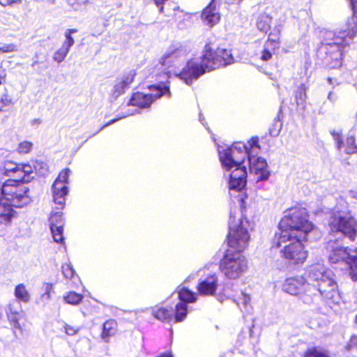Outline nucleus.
<instances>
[{
	"label": "nucleus",
	"mask_w": 357,
	"mask_h": 357,
	"mask_svg": "<svg viewBox=\"0 0 357 357\" xmlns=\"http://www.w3.org/2000/svg\"><path fill=\"white\" fill-rule=\"evenodd\" d=\"M50 229L54 241L57 243H62L64 239L63 236V227L54 225L52 228Z\"/></svg>",
	"instance_id": "c9c22d12"
},
{
	"label": "nucleus",
	"mask_w": 357,
	"mask_h": 357,
	"mask_svg": "<svg viewBox=\"0 0 357 357\" xmlns=\"http://www.w3.org/2000/svg\"><path fill=\"white\" fill-rule=\"evenodd\" d=\"M70 173L69 169L62 170L52 185L54 202L56 204L61 206V208L64 206L66 196L68 192L66 184L68 183Z\"/></svg>",
	"instance_id": "ddd939ff"
},
{
	"label": "nucleus",
	"mask_w": 357,
	"mask_h": 357,
	"mask_svg": "<svg viewBox=\"0 0 357 357\" xmlns=\"http://www.w3.org/2000/svg\"><path fill=\"white\" fill-rule=\"evenodd\" d=\"M1 111H2V107H1V106L0 105V112H1Z\"/></svg>",
	"instance_id": "338daca9"
},
{
	"label": "nucleus",
	"mask_w": 357,
	"mask_h": 357,
	"mask_svg": "<svg viewBox=\"0 0 357 357\" xmlns=\"http://www.w3.org/2000/svg\"><path fill=\"white\" fill-rule=\"evenodd\" d=\"M33 167L28 164H20L18 172V181L20 182H29V175L33 172Z\"/></svg>",
	"instance_id": "c756f323"
},
{
	"label": "nucleus",
	"mask_w": 357,
	"mask_h": 357,
	"mask_svg": "<svg viewBox=\"0 0 357 357\" xmlns=\"http://www.w3.org/2000/svg\"><path fill=\"white\" fill-rule=\"evenodd\" d=\"M356 345H357V336L354 335V336H352L351 337V339L349 340V342L348 344V347L349 348H352V347H354Z\"/></svg>",
	"instance_id": "3c124183"
},
{
	"label": "nucleus",
	"mask_w": 357,
	"mask_h": 357,
	"mask_svg": "<svg viewBox=\"0 0 357 357\" xmlns=\"http://www.w3.org/2000/svg\"><path fill=\"white\" fill-rule=\"evenodd\" d=\"M326 255L332 264L344 261L346 264L349 260L357 257V250L350 249L343 246L342 240L331 238L326 245Z\"/></svg>",
	"instance_id": "f8f14e48"
},
{
	"label": "nucleus",
	"mask_w": 357,
	"mask_h": 357,
	"mask_svg": "<svg viewBox=\"0 0 357 357\" xmlns=\"http://www.w3.org/2000/svg\"><path fill=\"white\" fill-rule=\"evenodd\" d=\"M20 169V164L13 162L11 161H6L3 167H0L1 175L13 177L12 180L18 181V171Z\"/></svg>",
	"instance_id": "4be33fe9"
},
{
	"label": "nucleus",
	"mask_w": 357,
	"mask_h": 357,
	"mask_svg": "<svg viewBox=\"0 0 357 357\" xmlns=\"http://www.w3.org/2000/svg\"><path fill=\"white\" fill-rule=\"evenodd\" d=\"M250 222L247 219H243L238 210L230 212L229 219L228 245L236 250V252L243 251L248 246L250 240L248 229Z\"/></svg>",
	"instance_id": "423d86ee"
},
{
	"label": "nucleus",
	"mask_w": 357,
	"mask_h": 357,
	"mask_svg": "<svg viewBox=\"0 0 357 357\" xmlns=\"http://www.w3.org/2000/svg\"><path fill=\"white\" fill-rule=\"evenodd\" d=\"M233 62L234 58L229 50L218 48L213 50L210 45H206L201 61L198 59L190 60L179 74V77L190 85L206 72L230 65Z\"/></svg>",
	"instance_id": "7ed1b4c3"
},
{
	"label": "nucleus",
	"mask_w": 357,
	"mask_h": 357,
	"mask_svg": "<svg viewBox=\"0 0 357 357\" xmlns=\"http://www.w3.org/2000/svg\"><path fill=\"white\" fill-rule=\"evenodd\" d=\"M199 121L202 123V124H203V125H204V123L202 122V121H203V120H202V119L201 115L199 116Z\"/></svg>",
	"instance_id": "69168bd1"
},
{
	"label": "nucleus",
	"mask_w": 357,
	"mask_h": 357,
	"mask_svg": "<svg viewBox=\"0 0 357 357\" xmlns=\"http://www.w3.org/2000/svg\"><path fill=\"white\" fill-rule=\"evenodd\" d=\"M257 143V139H252V146H255Z\"/></svg>",
	"instance_id": "e2e57ef3"
},
{
	"label": "nucleus",
	"mask_w": 357,
	"mask_h": 357,
	"mask_svg": "<svg viewBox=\"0 0 357 357\" xmlns=\"http://www.w3.org/2000/svg\"><path fill=\"white\" fill-rule=\"evenodd\" d=\"M153 316L162 321L169 322L173 319V311L163 306H155L152 310Z\"/></svg>",
	"instance_id": "5701e85b"
},
{
	"label": "nucleus",
	"mask_w": 357,
	"mask_h": 357,
	"mask_svg": "<svg viewBox=\"0 0 357 357\" xmlns=\"http://www.w3.org/2000/svg\"><path fill=\"white\" fill-rule=\"evenodd\" d=\"M331 134L336 143V146L338 150L344 147V151L347 154H354L357 153V144L356 143L354 135H349L345 142H344L340 132L333 130L331 131Z\"/></svg>",
	"instance_id": "2eb2a0df"
},
{
	"label": "nucleus",
	"mask_w": 357,
	"mask_h": 357,
	"mask_svg": "<svg viewBox=\"0 0 357 357\" xmlns=\"http://www.w3.org/2000/svg\"><path fill=\"white\" fill-rule=\"evenodd\" d=\"M117 330V324L115 320L109 319L105 321L102 326V338L107 342L109 339L115 335Z\"/></svg>",
	"instance_id": "393cba45"
},
{
	"label": "nucleus",
	"mask_w": 357,
	"mask_h": 357,
	"mask_svg": "<svg viewBox=\"0 0 357 357\" xmlns=\"http://www.w3.org/2000/svg\"><path fill=\"white\" fill-rule=\"evenodd\" d=\"M156 6H160L167 1V0H153Z\"/></svg>",
	"instance_id": "13d9d810"
},
{
	"label": "nucleus",
	"mask_w": 357,
	"mask_h": 357,
	"mask_svg": "<svg viewBox=\"0 0 357 357\" xmlns=\"http://www.w3.org/2000/svg\"><path fill=\"white\" fill-rule=\"evenodd\" d=\"M116 121H117V119H113V120H112V121H110L109 122H108L107 123H106L105 125H104L103 126H102V127L100 128V130H102L104 128H105V127H107V126H108L112 125V123H115Z\"/></svg>",
	"instance_id": "6e6d98bb"
},
{
	"label": "nucleus",
	"mask_w": 357,
	"mask_h": 357,
	"mask_svg": "<svg viewBox=\"0 0 357 357\" xmlns=\"http://www.w3.org/2000/svg\"><path fill=\"white\" fill-rule=\"evenodd\" d=\"M357 33V16L352 15L347 23V29L337 33H326L320 50L326 56V63L331 68H338L342 65V55L344 50L351 43Z\"/></svg>",
	"instance_id": "20e7f679"
},
{
	"label": "nucleus",
	"mask_w": 357,
	"mask_h": 357,
	"mask_svg": "<svg viewBox=\"0 0 357 357\" xmlns=\"http://www.w3.org/2000/svg\"><path fill=\"white\" fill-rule=\"evenodd\" d=\"M327 98L331 102H335L337 100L338 96H337V93H335L334 91H330L328 94Z\"/></svg>",
	"instance_id": "8fccbe9b"
},
{
	"label": "nucleus",
	"mask_w": 357,
	"mask_h": 357,
	"mask_svg": "<svg viewBox=\"0 0 357 357\" xmlns=\"http://www.w3.org/2000/svg\"><path fill=\"white\" fill-rule=\"evenodd\" d=\"M328 227L331 232L340 233L354 241L357 234V220L347 215L344 211H340L337 206L331 213L328 220Z\"/></svg>",
	"instance_id": "1a4fd4ad"
},
{
	"label": "nucleus",
	"mask_w": 357,
	"mask_h": 357,
	"mask_svg": "<svg viewBox=\"0 0 357 357\" xmlns=\"http://www.w3.org/2000/svg\"><path fill=\"white\" fill-rule=\"evenodd\" d=\"M355 250H357V248H356Z\"/></svg>",
	"instance_id": "774afa93"
},
{
	"label": "nucleus",
	"mask_w": 357,
	"mask_h": 357,
	"mask_svg": "<svg viewBox=\"0 0 357 357\" xmlns=\"http://www.w3.org/2000/svg\"><path fill=\"white\" fill-rule=\"evenodd\" d=\"M186 50L183 47H176L168 50L160 59L161 67L166 70L168 68H174L178 61L185 57Z\"/></svg>",
	"instance_id": "4468645a"
},
{
	"label": "nucleus",
	"mask_w": 357,
	"mask_h": 357,
	"mask_svg": "<svg viewBox=\"0 0 357 357\" xmlns=\"http://www.w3.org/2000/svg\"><path fill=\"white\" fill-rule=\"evenodd\" d=\"M14 294L17 300L23 303H28L30 301V294L22 283L15 287Z\"/></svg>",
	"instance_id": "cd10ccee"
},
{
	"label": "nucleus",
	"mask_w": 357,
	"mask_h": 357,
	"mask_svg": "<svg viewBox=\"0 0 357 357\" xmlns=\"http://www.w3.org/2000/svg\"><path fill=\"white\" fill-rule=\"evenodd\" d=\"M351 197L356 198L357 199V193L355 192H350Z\"/></svg>",
	"instance_id": "680f3d73"
},
{
	"label": "nucleus",
	"mask_w": 357,
	"mask_h": 357,
	"mask_svg": "<svg viewBox=\"0 0 357 357\" xmlns=\"http://www.w3.org/2000/svg\"><path fill=\"white\" fill-rule=\"evenodd\" d=\"M93 0H68V4L74 10H81Z\"/></svg>",
	"instance_id": "f704fd0d"
},
{
	"label": "nucleus",
	"mask_w": 357,
	"mask_h": 357,
	"mask_svg": "<svg viewBox=\"0 0 357 357\" xmlns=\"http://www.w3.org/2000/svg\"><path fill=\"white\" fill-rule=\"evenodd\" d=\"M271 23V17L266 14H263L259 17L257 26L259 31L266 33L270 29Z\"/></svg>",
	"instance_id": "2f4dec72"
},
{
	"label": "nucleus",
	"mask_w": 357,
	"mask_h": 357,
	"mask_svg": "<svg viewBox=\"0 0 357 357\" xmlns=\"http://www.w3.org/2000/svg\"><path fill=\"white\" fill-rule=\"evenodd\" d=\"M347 264L349 266V274L353 280H357V257L349 260Z\"/></svg>",
	"instance_id": "58836bf2"
},
{
	"label": "nucleus",
	"mask_w": 357,
	"mask_h": 357,
	"mask_svg": "<svg viewBox=\"0 0 357 357\" xmlns=\"http://www.w3.org/2000/svg\"><path fill=\"white\" fill-rule=\"evenodd\" d=\"M1 52L10 53L17 51V47L14 43L4 44L1 47Z\"/></svg>",
	"instance_id": "79ce46f5"
},
{
	"label": "nucleus",
	"mask_w": 357,
	"mask_h": 357,
	"mask_svg": "<svg viewBox=\"0 0 357 357\" xmlns=\"http://www.w3.org/2000/svg\"><path fill=\"white\" fill-rule=\"evenodd\" d=\"M178 298L180 300L179 302L184 303L186 305L197 301V295L185 287L178 288Z\"/></svg>",
	"instance_id": "bb28decb"
},
{
	"label": "nucleus",
	"mask_w": 357,
	"mask_h": 357,
	"mask_svg": "<svg viewBox=\"0 0 357 357\" xmlns=\"http://www.w3.org/2000/svg\"><path fill=\"white\" fill-rule=\"evenodd\" d=\"M282 290L310 304L320 296L328 305L338 303L340 296L333 272L322 264L310 266L303 277L286 279Z\"/></svg>",
	"instance_id": "f257e3e1"
},
{
	"label": "nucleus",
	"mask_w": 357,
	"mask_h": 357,
	"mask_svg": "<svg viewBox=\"0 0 357 357\" xmlns=\"http://www.w3.org/2000/svg\"><path fill=\"white\" fill-rule=\"evenodd\" d=\"M40 120L39 119H35L34 120H33L32 121V124H40Z\"/></svg>",
	"instance_id": "052dcab7"
},
{
	"label": "nucleus",
	"mask_w": 357,
	"mask_h": 357,
	"mask_svg": "<svg viewBox=\"0 0 357 357\" xmlns=\"http://www.w3.org/2000/svg\"><path fill=\"white\" fill-rule=\"evenodd\" d=\"M280 47L278 38L273 37V33H270L268 40L264 43L263 47L256 53L259 58L264 61H269L273 55L275 53V50Z\"/></svg>",
	"instance_id": "f3484780"
},
{
	"label": "nucleus",
	"mask_w": 357,
	"mask_h": 357,
	"mask_svg": "<svg viewBox=\"0 0 357 357\" xmlns=\"http://www.w3.org/2000/svg\"><path fill=\"white\" fill-rule=\"evenodd\" d=\"M77 31V30L76 29H67L65 32V38H66V40L65 41H68V40H71L73 42H72V45H73L75 44V40L74 38L72 37L71 34L72 33H75Z\"/></svg>",
	"instance_id": "49530a36"
},
{
	"label": "nucleus",
	"mask_w": 357,
	"mask_h": 357,
	"mask_svg": "<svg viewBox=\"0 0 357 357\" xmlns=\"http://www.w3.org/2000/svg\"><path fill=\"white\" fill-rule=\"evenodd\" d=\"M6 76V74L5 73V70L1 69V68H0V86L2 84L3 82L4 81Z\"/></svg>",
	"instance_id": "864d4df0"
},
{
	"label": "nucleus",
	"mask_w": 357,
	"mask_h": 357,
	"mask_svg": "<svg viewBox=\"0 0 357 357\" xmlns=\"http://www.w3.org/2000/svg\"><path fill=\"white\" fill-rule=\"evenodd\" d=\"M6 315L8 321L13 328L22 331V329L19 321L23 317V311L18 301H13L8 304Z\"/></svg>",
	"instance_id": "a211bd4d"
},
{
	"label": "nucleus",
	"mask_w": 357,
	"mask_h": 357,
	"mask_svg": "<svg viewBox=\"0 0 357 357\" xmlns=\"http://www.w3.org/2000/svg\"><path fill=\"white\" fill-rule=\"evenodd\" d=\"M312 238H300L296 236L295 239L282 240V236H280L278 247L284 244L280 250V255L282 258L287 260L291 264H302L307 257L308 252L305 249L303 242L311 240Z\"/></svg>",
	"instance_id": "0eeeda50"
},
{
	"label": "nucleus",
	"mask_w": 357,
	"mask_h": 357,
	"mask_svg": "<svg viewBox=\"0 0 357 357\" xmlns=\"http://www.w3.org/2000/svg\"><path fill=\"white\" fill-rule=\"evenodd\" d=\"M35 171L41 175H45L47 172V165L40 160H36L33 164Z\"/></svg>",
	"instance_id": "ea45409f"
},
{
	"label": "nucleus",
	"mask_w": 357,
	"mask_h": 357,
	"mask_svg": "<svg viewBox=\"0 0 357 357\" xmlns=\"http://www.w3.org/2000/svg\"><path fill=\"white\" fill-rule=\"evenodd\" d=\"M72 40L64 41L61 47L58 49L53 55V59L57 63L62 62L68 55L72 45Z\"/></svg>",
	"instance_id": "a878e982"
},
{
	"label": "nucleus",
	"mask_w": 357,
	"mask_h": 357,
	"mask_svg": "<svg viewBox=\"0 0 357 357\" xmlns=\"http://www.w3.org/2000/svg\"><path fill=\"white\" fill-rule=\"evenodd\" d=\"M13 205L3 201L0 203V224L3 225H9L15 216V211Z\"/></svg>",
	"instance_id": "412c9836"
},
{
	"label": "nucleus",
	"mask_w": 357,
	"mask_h": 357,
	"mask_svg": "<svg viewBox=\"0 0 357 357\" xmlns=\"http://www.w3.org/2000/svg\"><path fill=\"white\" fill-rule=\"evenodd\" d=\"M188 314L187 305L182 302H178L175 307L173 317H174L176 322H181L184 320Z\"/></svg>",
	"instance_id": "c85d7f7f"
},
{
	"label": "nucleus",
	"mask_w": 357,
	"mask_h": 357,
	"mask_svg": "<svg viewBox=\"0 0 357 357\" xmlns=\"http://www.w3.org/2000/svg\"><path fill=\"white\" fill-rule=\"evenodd\" d=\"M158 84L151 85L149 87V93H135L130 100L129 104L139 108H147L151 106L153 101L163 96L170 98L171 92L168 83L164 82L163 79L160 78H158Z\"/></svg>",
	"instance_id": "9d476101"
},
{
	"label": "nucleus",
	"mask_w": 357,
	"mask_h": 357,
	"mask_svg": "<svg viewBox=\"0 0 357 357\" xmlns=\"http://www.w3.org/2000/svg\"><path fill=\"white\" fill-rule=\"evenodd\" d=\"M218 286V278L215 273H213L200 279L197 290L200 295L213 296L215 294Z\"/></svg>",
	"instance_id": "dca6fc26"
},
{
	"label": "nucleus",
	"mask_w": 357,
	"mask_h": 357,
	"mask_svg": "<svg viewBox=\"0 0 357 357\" xmlns=\"http://www.w3.org/2000/svg\"><path fill=\"white\" fill-rule=\"evenodd\" d=\"M135 76L134 71H130L122 78L116 81L114 88L111 92V96L114 99H116L121 95L125 93L126 90L129 88L130 84L133 82Z\"/></svg>",
	"instance_id": "aec40b11"
},
{
	"label": "nucleus",
	"mask_w": 357,
	"mask_h": 357,
	"mask_svg": "<svg viewBox=\"0 0 357 357\" xmlns=\"http://www.w3.org/2000/svg\"><path fill=\"white\" fill-rule=\"evenodd\" d=\"M218 153L222 167L229 174V187L231 190L240 191L246 184L247 171L242 163L248 158L251 174L255 175L257 182L267 180L270 172L266 160L260 157L249 155L243 143L236 142L231 147L220 146Z\"/></svg>",
	"instance_id": "f03ea898"
},
{
	"label": "nucleus",
	"mask_w": 357,
	"mask_h": 357,
	"mask_svg": "<svg viewBox=\"0 0 357 357\" xmlns=\"http://www.w3.org/2000/svg\"><path fill=\"white\" fill-rule=\"evenodd\" d=\"M281 229L280 236L282 240L300 238H312L318 234V230L307 220V213L305 208L289 209L279 224Z\"/></svg>",
	"instance_id": "39448f33"
},
{
	"label": "nucleus",
	"mask_w": 357,
	"mask_h": 357,
	"mask_svg": "<svg viewBox=\"0 0 357 357\" xmlns=\"http://www.w3.org/2000/svg\"><path fill=\"white\" fill-rule=\"evenodd\" d=\"M63 208V206L61 208V206H59L56 208V211H53L52 212L49 219L50 228H52L54 225L61 226V227H63L64 222L62 218V213L60 211V210L62 209Z\"/></svg>",
	"instance_id": "7c9ffc66"
},
{
	"label": "nucleus",
	"mask_w": 357,
	"mask_h": 357,
	"mask_svg": "<svg viewBox=\"0 0 357 357\" xmlns=\"http://www.w3.org/2000/svg\"><path fill=\"white\" fill-rule=\"evenodd\" d=\"M62 273H63V276L66 279H73L75 276L78 277L76 275L75 271L74 268H73L72 265L70 264H65L62 266Z\"/></svg>",
	"instance_id": "4c0bfd02"
},
{
	"label": "nucleus",
	"mask_w": 357,
	"mask_h": 357,
	"mask_svg": "<svg viewBox=\"0 0 357 357\" xmlns=\"http://www.w3.org/2000/svg\"><path fill=\"white\" fill-rule=\"evenodd\" d=\"M21 2L22 0H0V4L3 6H13Z\"/></svg>",
	"instance_id": "09e8293b"
},
{
	"label": "nucleus",
	"mask_w": 357,
	"mask_h": 357,
	"mask_svg": "<svg viewBox=\"0 0 357 357\" xmlns=\"http://www.w3.org/2000/svg\"><path fill=\"white\" fill-rule=\"evenodd\" d=\"M158 357H173V355L172 354L171 352H168V353H163Z\"/></svg>",
	"instance_id": "4d7b16f0"
},
{
	"label": "nucleus",
	"mask_w": 357,
	"mask_h": 357,
	"mask_svg": "<svg viewBox=\"0 0 357 357\" xmlns=\"http://www.w3.org/2000/svg\"><path fill=\"white\" fill-rule=\"evenodd\" d=\"M63 299L66 303L75 305H78L82 301L83 296L75 291H70L64 296Z\"/></svg>",
	"instance_id": "72a5a7b5"
},
{
	"label": "nucleus",
	"mask_w": 357,
	"mask_h": 357,
	"mask_svg": "<svg viewBox=\"0 0 357 357\" xmlns=\"http://www.w3.org/2000/svg\"><path fill=\"white\" fill-rule=\"evenodd\" d=\"M156 6L158 8L159 12L162 14H164L167 17H176L177 15V11L183 13V11L180 10L178 6H177L176 3L170 2L168 0L165 1L164 3Z\"/></svg>",
	"instance_id": "b1692460"
},
{
	"label": "nucleus",
	"mask_w": 357,
	"mask_h": 357,
	"mask_svg": "<svg viewBox=\"0 0 357 357\" xmlns=\"http://www.w3.org/2000/svg\"><path fill=\"white\" fill-rule=\"evenodd\" d=\"M328 83H329L330 84H334V82H333V79L332 78H331V77H328Z\"/></svg>",
	"instance_id": "0e129e2a"
},
{
	"label": "nucleus",
	"mask_w": 357,
	"mask_h": 357,
	"mask_svg": "<svg viewBox=\"0 0 357 357\" xmlns=\"http://www.w3.org/2000/svg\"><path fill=\"white\" fill-rule=\"evenodd\" d=\"M349 1L354 13L353 15H355L357 13V0H349Z\"/></svg>",
	"instance_id": "603ef678"
},
{
	"label": "nucleus",
	"mask_w": 357,
	"mask_h": 357,
	"mask_svg": "<svg viewBox=\"0 0 357 357\" xmlns=\"http://www.w3.org/2000/svg\"><path fill=\"white\" fill-rule=\"evenodd\" d=\"M162 74L158 75L159 77H164L165 79H167L170 77L172 73H176L175 70L173 69L168 68L166 70H164L162 68ZM175 76H177V74H175Z\"/></svg>",
	"instance_id": "de8ad7c7"
},
{
	"label": "nucleus",
	"mask_w": 357,
	"mask_h": 357,
	"mask_svg": "<svg viewBox=\"0 0 357 357\" xmlns=\"http://www.w3.org/2000/svg\"><path fill=\"white\" fill-rule=\"evenodd\" d=\"M32 146V143L28 141H24L19 144L17 150L20 153H27L31 150Z\"/></svg>",
	"instance_id": "a19ab883"
},
{
	"label": "nucleus",
	"mask_w": 357,
	"mask_h": 357,
	"mask_svg": "<svg viewBox=\"0 0 357 357\" xmlns=\"http://www.w3.org/2000/svg\"><path fill=\"white\" fill-rule=\"evenodd\" d=\"M63 327H64L65 333L68 335H71V336L76 335L79 330V328H75V327L70 326L67 324H66Z\"/></svg>",
	"instance_id": "c03bdc74"
},
{
	"label": "nucleus",
	"mask_w": 357,
	"mask_h": 357,
	"mask_svg": "<svg viewBox=\"0 0 357 357\" xmlns=\"http://www.w3.org/2000/svg\"><path fill=\"white\" fill-rule=\"evenodd\" d=\"M220 20L219 9L217 8L215 0L211 2L203 10L202 13V20L203 22L212 27L215 25Z\"/></svg>",
	"instance_id": "6ab92c4d"
},
{
	"label": "nucleus",
	"mask_w": 357,
	"mask_h": 357,
	"mask_svg": "<svg viewBox=\"0 0 357 357\" xmlns=\"http://www.w3.org/2000/svg\"><path fill=\"white\" fill-rule=\"evenodd\" d=\"M52 290V285L50 284H45V291L42 295V298L45 301H49L51 298V292Z\"/></svg>",
	"instance_id": "a18cd8bd"
},
{
	"label": "nucleus",
	"mask_w": 357,
	"mask_h": 357,
	"mask_svg": "<svg viewBox=\"0 0 357 357\" xmlns=\"http://www.w3.org/2000/svg\"><path fill=\"white\" fill-rule=\"evenodd\" d=\"M250 301V296L245 293L241 294V296L237 302V305L240 307L241 311H243V307L244 308V311H249V303Z\"/></svg>",
	"instance_id": "e433bc0d"
},
{
	"label": "nucleus",
	"mask_w": 357,
	"mask_h": 357,
	"mask_svg": "<svg viewBox=\"0 0 357 357\" xmlns=\"http://www.w3.org/2000/svg\"><path fill=\"white\" fill-rule=\"evenodd\" d=\"M13 104L12 98L7 94H3L0 98V105L1 107H8Z\"/></svg>",
	"instance_id": "37998d69"
},
{
	"label": "nucleus",
	"mask_w": 357,
	"mask_h": 357,
	"mask_svg": "<svg viewBox=\"0 0 357 357\" xmlns=\"http://www.w3.org/2000/svg\"><path fill=\"white\" fill-rule=\"evenodd\" d=\"M17 180H8L1 187L3 201L15 207H23L31 202L28 188Z\"/></svg>",
	"instance_id": "9b49d317"
},
{
	"label": "nucleus",
	"mask_w": 357,
	"mask_h": 357,
	"mask_svg": "<svg viewBox=\"0 0 357 357\" xmlns=\"http://www.w3.org/2000/svg\"><path fill=\"white\" fill-rule=\"evenodd\" d=\"M6 151L0 149V161H1L6 156Z\"/></svg>",
	"instance_id": "5fc2aeb1"
},
{
	"label": "nucleus",
	"mask_w": 357,
	"mask_h": 357,
	"mask_svg": "<svg viewBox=\"0 0 357 357\" xmlns=\"http://www.w3.org/2000/svg\"><path fill=\"white\" fill-rule=\"evenodd\" d=\"M248 269V261L241 252L227 250L220 262L221 273L229 280L241 277Z\"/></svg>",
	"instance_id": "6e6552de"
},
{
	"label": "nucleus",
	"mask_w": 357,
	"mask_h": 357,
	"mask_svg": "<svg viewBox=\"0 0 357 357\" xmlns=\"http://www.w3.org/2000/svg\"><path fill=\"white\" fill-rule=\"evenodd\" d=\"M279 131H280V130H275L271 129L270 130V133L271 135H278L279 133Z\"/></svg>",
	"instance_id": "bf43d9fd"
},
{
	"label": "nucleus",
	"mask_w": 357,
	"mask_h": 357,
	"mask_svg": "<svg viewBox=\"0 0 357 357\" xmlns=\"http://www.w3.org/2000/svg\"><path fill=\"white\" fill-rule=\"evenodd\" d=\"M304 357H330L329 352L324 349L314 347L308 349L304 354Z\"/></svg>",
	"instance_id": "473e14b6"
}]
</instances>
